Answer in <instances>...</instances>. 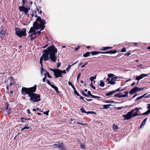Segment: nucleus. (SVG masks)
<instances>
[{
  "label": "nucleus",
  "mask_w": 150,
  "mask_h": 150,
  "mask_svg": "<svg viewBox=\"0 0 150 150\" xmlns=\"http://www.w3.org/2000/svg\"><path fill=\"white\" fill-rule=\"evenodd\" d=\"M85 99L86 100H87V101H91L92 100H93V99H87L86 98H85Z\"/></svg>",
  "instance_id": "60"
},
{
  "label": "nucleus",
  "mask_w": 150,
  "mask_h": 150,
  "mask_svg": "<svg viewBox=\"0 0 150 150\" xmlns=\"http://www.w3.org/2000/svg\"><path fill=\"white\" fill-rule=\"evenodd\" d=\"M19 9L21 11H24L25 13H28V9L24 6H20L19 7Z\"/></svg>",
  "instance_id": "10"
},
{
  "label": "nucleus",
  "mask_w": 150,
  "mask_h": 150,
  "mask_svg": "<svg viewBox=\"0 0 150 150\" xmlns=\"http://www.w3.org/2000/svg\"><path fill=\"white\" fill-rule=\"evenodd\" d=\"M147 74H141L139 76H137L136 78V80H138V82H139V81L141 79H143L144 77H146L147 76Z\"/></svg>",
  "instance_id": "12"
},
{
  "label": "nucleus",
  "mask_w": 150,
  "mask_h": 150,
  "mask_svg": "<svg viewBox=\"0 0 150 150\" xmlns=\"http://www.w3.org/2000/svg\"><path fill=\"white\" fill-rule=\"evenodd\" d=\"M90 54V53L89 52H87L85 54H83V56L84 57H86L88 56Z\"/></svg>",
  "instance_id": "23"
},
{
  "label": "nucleus",
  "mask_w": 150,
  "mask_h": 150,
  "mask_svg": "<svg viewBox=\"0 0 150 150\" xmlns=\"http://www.w3.org/2000/svg\"><path fill=\"white\" fill-rule=\"evenodd\" d=\"M100 53V52L94 51L91 52L90 53L92 55H95L98 54L99 53Z\"/></svg>",
  "instance_id": "21"
},
{
  "label": "nucleus",
  "mask_w": 150,
  "mask_h": 150,
  "mask_svg": "<svg viewBox=\"0 0 150 150\" xmlns=\"http://www.w3.org/2000/svg\"><path fill=\"white\" fill-rule=\"evenodd\" d=\"M138 108H136L134 110H132V117H134L138 115H139L137 113V112L138 111Z\"/></svg>",
  "instance_id": "15"
},
{
  "label": "nucleus",
  "mask_w": 150,
  "mask_h": 150,
  "mask_svg": "<svg viewBox=\"0 0 150 150\" xmlns=\"http://www.w3.org/2000/svg\"><path fill=\"white\" fill-rule=\"evenodd\" d=\"M87 64H88L87 62L85 63L83 65L81 66V67L82 68L84 67Z\"/></svg>",
  "instance_id": "45"
},
{
  "label": "nucleus",
  "mask_w": 150,
  "mask_h": 150,
  "mask_svg": "<svg viewBox=\"0 0 150 150\" xmlns=\"http://www.w3.org/2000/svg\"><path fill=\"white\" fill-rule=\"evenodd\" d=\"M35 16L36 17V18H38V17H40V16H38L37 15V14H36V11H35Z\"/></svg>",
  "instance_id": "57"
},
{
  "label": "nucleus",
  "mask_w": 150,
  "mask_h": 150,
  "mask_svg": "<svg viewBox=\"0 0 150 150\" xmlns=\"http://www.w3.org/2000/svg\"><path fill=\"white\" fill-rule=\"evenodd\" d=\"M90 86L93 89L95 90L96 89V87L95 86H93L92 85V82H91V83L90 84Z\"/></svg>",
  "instance_id": "36"
},
{
  "label": "nucleus",
  "mask_w": 150,
  "mask_h": 150,
  "mask_svg": "<svg viewBox=\"0 0 150 150\" xmlns=\"http://www.w3.org/2000/svg\"><path fill=\"white\" fill-rule=\"evenodd\" d=\"M35 30H36L35 29V28L33 26V27H31L30 28V29L29 31V33H33V32L35 31Z\"/></svg>",
  "instance_id": "22"
},
{
  "label": "nucleus",
  "mask_w": 150,
  "mask_h": 150,
  "mask_svg": "<svg viewBox=\"0 0 150 150\" xmlns=\"http://www.w3.org/2000/svg\"><path fill=\"white\" fill-rule=\"evenodd\" d=\"M51 87L52 88L54 89V90L56 91V92H57V93H59V91L58 90V88L57 86L53 85H52Z\"/></svg>",
  "instance_id": "20"
},
{
  "label": "nucleus",
  "mask_w": 150,
  "mask_h": 150,
  "mask_svg": "<svg viewBox=\"0 0 150 150\" xmlns=\"http://www.w3.org/2000/svg\"><path fill=\"white\" fill-rule=\"evenodd\" d=\"M117 52V50H111L109 51H107L105 52H100V53L101 54H115Z\"/></svg>",
  "instance_id": "14"
},
{
  "label": "nucleus",
  "mask_w": 150,
  "mask_h": 150,
  "mask_svg": "<svg viewBox=\"0 0 150 150\" xmlns=\"http://www.w3.org/2000/svg\"><path fill=\"white\" fill-rule=\"evenodd\" d=\"M105 102L106 103H110V101H108L107 100H105Z\"/></svg>",
  "instance_id": "58"
},
{
  "label": "nucleus",
  "mask_w": 150,
  "mask_h": 150,
  "mask_svg": "<svg viewBox=\"0 0 150 150\" xmlns=\"http://www.w3.org/2000/svg\"><path fill=\"white\" fill-rule=\"evenodd\" d=\"M92 97L93 98H99L100 97L99 96H96L94 95H93V96H92Z\"/></svg>",
  "instance_id": "43"
},
{
  "label": "nucleus",
  "mask_w": 150,
  "mask_h": 150,
  "mask_svg": "<svg viewBox=\"0 0 150 150\" xmlns=\"http://www.w3.org/2000/svg\"><path fill=\"white\" fill-rule=\"evenodd\" d=\"M45 76L46 77V76H48V77L50 78H52V76L50 75L49 72L46 71V73L45 74Z\"/></svg>",
  "instance_id": "27"
},
{
  "label": "nucleus",
  "mask_w": 150,
  "mask_h": 150,
  "mask_svg": "<svg viewBox=\"0 0 150 150\" xmlns=\"http://www.w3.org/2000/svg\"><path fill=\"white\" fill-rule=\"evenodd\" d=\"M99 85L101 87H103L105 86V83H104L103 81H100V84H99Z\"/></svg>",
  "instance_id": "28"
},
{
  "label": "nucleus",
  "mask_w": 150,
  "mask_h": 150,
  "mask_svg": "<svg viewBox=\"0 0 150 150\" xmlns=\"http://www.w3.org/2000/svg\"><path fill=\"white\" fill-rule=\"evenodd\" d=\"M45 27V25L39 26H38V29L39 28H41V29L40 30H41V31L44 29Z\"/></svg>",
  "instance_id": "26"
},
{
  "label": "nucleus",
  "mask_w": 150,
  "mask_h": 150,
  "mask_svg": "<svg viewBox=\"0 0 150 150\" xmlns=\"http://www.w3.org/2000/svg\"><path fill=\"white\" fill-rule=\"evenodd\" d=\"M43 59H42V58H40V63L42 64V62Z\"/></svg>",
  "instance_id": "51"
},
{
  "label": "nucleus",
  "mask_w": 150,
  "mask_h": 150,
  "mask_svg": "<svg viewBox=\"0 0 150 150\" xmlns=\"http://www.w3.org/2000/svg\"><path fill=\"white\" fill-rule=\"evenodd\" d=\"M114 93H115L113 91H110V92L106 93L105 94V95L107 96H109L112 95Z\"/></svg>",
  "instance_id": "24"
},
{
  "label": "nucleus",
  "mask_w": 150,
  "mask_h": 150,
  "mask_svg": "<svg viewBox=\"0 0 150 150\" xmlns=\"http://www.w3.org/2000/svg\"><path fill=\"white\" fill-rule=\"evenodd\" d=\"M27 113L28 114H30L31 113V112L29 109H27Z\"/></svg>",
  "instance_id": "61"
},
{
  "label": "nucleus",
  "mask_w": 150,
  "mask_h": 150,
  "mask_svg": "<svg viewBox=\"0 0 150 150\" xmlns=\"http://www.w3.org/2000/svg\"><path fill=\"white\" fill-rule=\"evenodd\" d=\"M45 23L46 22L45 20L42 19L41 17H38V18H36V21L34 22L33 26L36 30H38V26L45 25Z\"/></svg>",
  "instance_id": "3"
},
{
  "label": "nucleus",
  "mask_w": 150,
  "mask_h": 150,
  "mask_svg": "<svg viewBox=\"0 0 150 150\" xmlns=\"http://www.w3.org/2000/svg\"><path fill=\"white\" fill-rule=\"evenodd\" d=\"M80 110L83 113H86V111L83 108H82L80 109Z\"/></svg>",
  "instance_id": "32"
},
{
  "label": "nucleus",
  "mask_w": 150,
  "mask_h": 150,
  "mask_svg": "<svg viewBox=\"0 0 150 150\" xmlns=\"http://www.w3.org/2000/svg\"><path fill=\"white\" fill-rule=\"evenodd\" d=\"M57 52V49L52 45L48 47L47 50H45L43 51L44 53L42 54L41 57L45 61L49 60V58L51 61L56 63L57 57L55 53Z\"/></svg>",
  "instance_id": "2"
},
{
  "label": "nucleus",
  "mask_w": 150,
  "mask_h": 150,
  "mask_svg": "<svg viewBox=\"0 0 150 150\" xmlns=\"http://www.w3.org/2000/svg\"><path fill=\"white\" fill-rule=\"evenodd\" d=\"M80 146H81V148H83L85 147L84 145H82V144H81L80 145Z\"/></svg>",
  "instance_id": "63"
},
{
  "label": "nucleus",
  "mask_w": 150,
  "mask_h": 150,
  "mask_svg": "<svg viewBox=\"0 0 150 150\" xmlns=\"http://www.w3.org/2000/svg\"><path fill=\"white\" fill-rule=\"evenodd\" d=\"M120 88H118L116 90H114V93H115L117 91H120Z\"/></svg>",
  "instance_id": "50"
},
{
  "label": "nucleus",
  "mask_w": 150,
  "mask_h": 150,
  "mask_svg": "<svg viewBox=\"0 0 150 150\" xmlns=\"http://www.w3.org/2000/svg\"><path fill=\"white\" fill-rule=\"evenodd\" d=\"M37 88L36 85L29 88L23 87L21 88V93L24 96L28 95L30 97V100L33 103L39 101L41 100L40 95L35 93L36 91Z\"/></svg>",
  "instance_id": "1"
},
{
  "label": "nucleus",
  "mask_w": 150,
  "mask_h": 150,
  "mask_svg": "<svg viewBox=\"0 0 150 150\" xmlns=\"http://www.w3.org/2000/svg\"><path fill=\"white\" fill-rule=\"evenodd\" d=\"M128 96V93L125 92V94H122L121 93L116 94L114 95V97H117L118 98H122L124 97L127 96Z\"/></svg>",
  "instance_id": "11"
},
{
  "label": "nucleus",
  "mask_w": 150,
  "mask_h": 150,
  "mask_svg": "<svg viewBox=\"0 0 150 150\" xmlns=\"http://www.w3.org/2000/svg\"><path fill=\"white\" fill-rule=\"evenodd\" d=\"M71 66H72L71 65H68L66 69V70L67 71H69V69H70V68Z\"/></svg>",
  "instance_id": "39"
},
{
  "label": "nucleus",
  "mask_w": 150,
  "mask_h": 150,
  "mask_svg": "<svg viewBox=\"0 0 150 150\" xmlns=\"http://www.w3.org/2000/svg\"><path fill=\"white\" fill-rule=\"evenodd\" d=\"M87 95H88V96H91V97H92V96H93V95H92L91 93V91H88V92L87 94Z\"/></svg>",
  "instance_id": "41"
},
{
  "label": "nucleus",
  "mask_w": 150,
  "mask_h": 150,
  "mask_svg": "<svg viewBox=\"0 0 150 150\" xmlns=\"http://www.w3.org/2000/svg\"><path fill=\"white\" fill-rule=\"evenodd\" d=\"M126 49L125 47L123 48L121 51V52H124L126 51Z\"/></svg>",
  "instance_id": "42"
},
{
  "label": "nucleus",
  "mask_w": 150,
  "mask_h": 150,
  "mask_svg": "<svg viewBox=\"0 0 150 150\" xmlns=\"http://www.w3.org/2000/svg\"><path fill=\"white\" fill-rule=\"evenodd\" d=\"M74 94L75 95H76L78 96H80V95L78 93L77 91H75L74 92Z\"/></svg>",
  "instance_id": "44"
},
{
  "label": "nucleus",
  "mask_w": 150,
  "mask_h": 150,
  "mask_svg": "<svg viewBox=\"0 0 150 150\" xmlns=\"http://www.w3.org/2000/svg\"><path fill=\"white\" fill-rule=\"evenodd\" d=\"M81 75V73H79L77 75V81H79V79L80 76Z\"/></svg>",
  "instance_id": "35"
},
{
  "label": "nucleus",
  "mask_w": 150,
  "mask_h": 150,
  "mask_svg": "<svg viewBox=\"0 0 150 150\" xmlns=\"http://www.w3.org/2000/svg\"><path fill=\"white\" fill-rule=\"evenodd\" d=\"M81 92L83 96L86 97H88V95L86 94L83 91H81Z\"/></svg>",
  "instance_id": "31"
},
{
  "label": "nucleus",
  "mask_w": 150,
  "mask_h": 150,
  "mask_svg": "<svg viewBox=\"0 0 150 150\" xmlns=\"http://www.w3.org/2000/svg\"><path fill=\"white\" fill-rule=\"evenodd\" d=\"M46 81H47V83H48V84L51 87L52 86V85H53L51 84V83L50 82V81L48 80L47 79Z\"/></svg>",
  "instance_id": "40"
},
{
  "label": "nucleus",
  "mask_w": 150,
  "mask_h": 150,
  "mask_svg": "<svg viewBox=\"0 0 150 150\" xmlns=\"http://www.w3.org/2000/svg\"><path fill=\"white\" fill-rule=\"evenodd\" d=\"M52 146H54V148L58 150H67L66 147H65L63 143L58 142L57 144H54Z\"/></svg>",
  "instance_id": "5"
},
{
  "label": "nucleus",
  "mask_w": 150,
  "mask_h": 150,
  "mask_svg": "<svg viewBox=\"0 0 150 150\" xmlns=\"http://www.w3.org/2000/svg\"><path fill=\"white\" fill-rule=\"evenodd\" d=\"M9 105L7 103H6L4 107V110H5L7 111L8 112V115H9L11 114L10 110L11 109L8 108Z\"/></svg>",
  "instance_id": "8"
},
{
  "label": "nucleus",
  "mask_w": 150,
  "mask_h": 150,
  "mask_svg": "<svg viewBox=\"0 0 150 150\" xmlns=\"http://www.w3.org/2000/svg\"><path fill=\"white\" fill-rule=\"evenodd\" d=\"M49 69L51 71H53V72H54V74L55 71V70H56V69H53L50 68Z\"/></svg>",
  "instance_id": "48"
},
{
  "label": "nucleus",
  "mask_w": 150,
  "mask_h": 150,
  "mask_svg": "<svg viewBox=\"0 0 150 150\" xmlns=\"http://www.w3.org/2000/svg\"><path fill=\"white\" fill-rule=\"evenodd\" d=\"M15 31V34L20 38H21L23 36H25L26 35L25 28H23L22 30L19 28H16Z\"/></svg>",
  "instance_id": "4"
},
{
  "label": "nucleus",
  "mask_w": 150,
  "mask_h": 150,
  "mask_svg": "<svg viewBox=\"0 0 150 150\" xmlns=\"http://www.w3.org/2000/svg\"><path fill=\"white\" fill-rule=\"evenodd\" d=\"M25 0H22L23 5L22 6H25Z\"/></svg>",
  "instance_id": "49"
},
{
  "label": "nucleus",
  "mask_w": 150,
  "mask_h": 150,
  "mask_svg": "<svg viewBox=\"0 0 150 150\" xmlns=\"http://www.w3.org/2000/svg\"><path fill=\"white\" fill-rule=\"evenodd\" d=\"M145 89V87L142 88H139L137 86L134 87L132 89V94L137 92L141 90H143Z\"/></svg>",
  "instance_id": "7"
},
{
  "label": "nucleus",
  "mask_w": 150,
  "mask_h": 150,
  "mask_svg": "<svg viewBox=\"0 0 150 150\" xmlns=\"http://www.w3.org/2000/svg\"><path fill=\"white\" fill-rule=\"evenodd\" d=\"M123 117L125 120H129L131 118V111L128 112L126 115H123Z\"/></svg>",
  "instance_id": "9"
},
{
  "label": "nucleus",
  "mask_w": 150,
  "mask_h": 150,
  "mask_svg": "<svg viewBox=\"0 0 150 150\" xmlns=\"http://www.w3.org/2000/svg\"><path fill=\"white\" fill-rule=\"evenodd\" d=\"M116 79L117 78L116 77H112L111 79V80L108 82V84H110L112 85L115 84L116 83L114 81L115 80V79Z\"/></svg>",
  "instance_id": "16"
},
{
  "label": "nucleus",
  "mask_w": 150,
  "mask_h": 150,
  "mask_svg": "<svg viewBox=\"0 0 150 150\" xmlns=\"http://www.w3.org/2000/svg\"><path fill=\"white\" fill-rule=\"evenodd\" d=\"M112 106V105L111 104H107L105 105H104L103 106L104 107L103 109H108L110 108L109 106Z\"/></svg>",
  "instance_id": "19"
},
{
  "label": "nucleus",
  "mask_w": 150,
  "mask_h": 150,
  "mask_svg": "<svg viewBox=\"0 0 150 150\" xmlns=\"http://www.w3.org/2000/svg\"><path fill=\"white\" fill-rule=\"evenodd\" d=\"M147 120V118H146L143 120L140 126V128H141L145 124Z\"/></svg>",
  "instance_id": "18"
},
{
  "label": "nucleus",
  "mask_w": 150,
  "mask_h": 150,
  "mask_svg": "<svg viewBox=\"0 0 150 150\" xmlns=\"http://www.w3.org/2000/svg\"><path fill=\"white\" fill-rule=\"evenodd\" d=\"M61 64L60 62H59L57 64V68L59 67L60 66Z\"/></svg>",
  "instance_id": "52"
},
{
  "label": "nucleus",
  "mask_w": 150,
  "mask_h": 150,
  "mask_svg": "<svg viewBox=\"0 0 150 150\" xmlns=\"http://www.w3.org/2000/svg\"><path fill=\"white\" fill-rule=\"evenodd\" d=\"M5 32L3 30H0V37L3 38L4 36H5Z\"/></svg>",
  "instance_id": "17"
},
{
  "label": "nucleus",
  "mask_w": 150,
  "mask_h": 150,
  "mask_svg": "<svg viewBox=\"0 0 150 150\" xmlns=\"http://www.w3.org/2000/svg\"><path fill=\"white\" fill-rule=\"evenodd\" d=\"M113 129L115 130H116L118 129V127L117 126L115 125L114 124L113 125Z\"/></svg>",
  "instance_id": "29"
},
{
  "label": "nucleus",
  "mask_w": 150,
  "mask_h": 150,
  "mask_svg": "<svg viewBox=\"0 0 150 150\" xmlns=\"http://www.w3.org/2000/svg\"><path fill=\"white\" fill-rule=\"evenodd\" d=\"M49 112V111H45V112H43V113H44V114H45V115H48Z\"/></svg>",
  "instance_id": "47"
},
{
  "label": "nucleus",
  "mask_w": 150,
  "mask_h": 150,
  "mask_svg": "<svg viewBox=\"0 0 150 150\" xmlns=\"http://www.w3.org/2000/svg\"><path fill=\"white\" fill-rule=\"evenodd\" d=\"M112 48V47H104L103 51H105L107 50Z\"/></svg>",
  "instance_id": "30"
},
{
  "label": "nucleus",
  "mask_w": 150,
  "mask_h": 150,
  "mask_svg": "<svg viewBox=\"0 0 150 150\" xmlns=\"http://www.w3.org/2000/svg\"><path fill=\"white\" fill-rule=\"evenodd\" d=\"M146 94H147V93H145V94L142 95V96H143V98L145 97L146 98H149V97H148V96H149V95H146Z\"/></svg>",
  "instance_id": "33"
},
{
  "label": "nucleus",
  "mask_w": 150,
  "mask_h": 150,
  "mask_svg": "<svg viewBox=\"0 0 150 150\" xmlns=\"http://www.w3.org/2000/svg\"><path fill=\"white\" fill-rule=\"evenodd\" d=\"M79 96L80 98L81 99H82V100H83L84 101H85V100H84V99H83V97L82 96H80H80Z\"/></svg>",
  "instance_id": "62"
},
{
  "label": "nucleus",
  "mask_w": 150,
  "mask_h": 150,
  "mask_svg": "<svg viewBox=\"0 0 150 150\" xmlns=\"http://www.w3.org/2000/svg\"><path fill=\"white\" fill-rule=\"evenodd\" d=\"M54 74L56 78H58L59 77H62V74H61L60 70L58 69H56L55 71Z\"/></svg>",
  "instance_id": "6"
},
{
  "label": "nucleus",
  "mask_w": 150,
  "mask_h": 150,
  "mask_svg": "<svg viewBox=\"0 0 150 150\" xmlns=\"http://www.w3.org/2000/svg\"><path fill=\"white\" fill-rule=\"evenodd\" d=\"M30 128L29 127L25 126L23 127V129H28Z\"/></svg>",
  "instance_id": "54"
},
{
  "label": "nucleus",
  "mask_w": 150,
  "mask_h": 150,
  "mask_svg": "<svg viewBox=\"0 0 150 150\" xmlns=\"http://www.w3.org/2000/svg\"><path fill=\"white\" fill-rule=\"evenodd\" d=\"M48 44H47L45 46H44L43 47H42V48H45L46 47H47L48 46Z\"/></svg>",
  "instance_id": "64"
},
{
  "label": "nucleus",
  "mask_w": 150,
  "mask_h": 150,
  "mask_svg": "<svg viewBox=\"0 0 150 150\" xmlns=\"http://www.w3.org/2000/svg\"><path fill=\"white\" fill-rule=\"evenodd\" d=\"M96 75L95 76H91L90 78V80L91 81V82H92V81L94 79H95L96 78Z\"/></svg>",
  "instance_id": "25"
},
{
  "label": "nucleus",
  "mask_w": 150,
  "mask_h": 150,
  "mask_svg": "<svg viewBox=\"0 0 150 150\" xmlns=\"http://www.w3.org/2000/svg\"><path fill=\"white\" fill-rule=\"evenodd\" d=\"M60 71L61 72V74H62L64 73L65 74L66 73V71L65 70H64L63 71L60 70Z\"/></svg>",
  "instance_id": "46"
},
{
  "label": "nucleus",
  "mask_w": 150,
  "mask_h": 150,
  "mask_svg": "<svg viewBox=\"0 0 150 150\" xmlns=\"http://www.w3.org/2000/svg\"><path fill=\"white\" fill-rule=\"evenodd\" d=\"M93 112H93V111H88L87 112H86V113L87 114H89L92 113Z\"/></svg>",
  "instance_id": "53"
},
{
  "label": "nucleus",
  "mask_w": 150,
  "mask_h": 150,
  "mask_svg": "<svg viewBox=\"0 0 150 150\" xmlns=\"http://www.w3.org/2000/svg\"><path fill=\"white\" fill-rule=\"evenodd\" d=\"M123 108V107H117V108L118 110H121V109H122Z\"/></svg>",
  "instance_id": "55"
},
{
  "label": "nucleus",
  "mask_w": 150,
  "mask_h": 150,
  "mask_svg": "<svg viewBox=\"0 0 150 150\" xmlns=\"http://www.w3.org/2000/svg\"><path fill=\"white\" fill-rule=\"evenodd\" d=\"M44 71V69L43 68V67H42V69H41V73L42 74V72Z\"/></svg>",
  "instance_id": "56"
},
{
  "label": "nucleus",
  "mask_w": 150,
  "mask_h": 150,
  "mask_svg": "<svg viewBox=\"0 0 150 150\" xmlns=\"http://www.w3.org/2000/svg\"><path fill=\"white\" fill-rule=\"evenodd\" d=\"M148 106L147 107V109L148 110L146 112L140 114L139 115H147L150 113V104H148Z\"/></svg>",
  "instance_id": "13"
},
{
  "label": "nucleus",
  "mask_w": 150,
  "mask_h": 150,
  "mask_svg": "<svg viewBox=\"0 0 150 150\" xmlns=\"http://www.w3.org/2000/svg\"><path fill=\"white\" fill-rule=\"evenodd\" d=\"M20 119L21 120V122L22 123H24L25 122V121H24V120H25V118L21 117L20 118Z\"/></svg>",
  "instance_id": "37"
},
{
  "label": "nucleus",
  "mask_w": 150,
  "mask_h": 150,
  "mask_svg": "<svg viewBox=\"0 0 150 150\" xmlns=\"http://www.w3.org/2000/svg\"><path fill=\"white\" fill-rule=\"evenodd\" d=\"M143 96H139V97H138L135 100V101H137L140 99H142V98H143Z\"/></svg>",
  "instance_id": "34"
},
{
  "label": "nucleus",
  "mask_w": 150,
  "mask_h": 150,
  "mask_svg": "<svg viewBox=\"0 0 150 150\" xmlns=\"http://www.w3.org/2000/svg\"><path fill=\"white\" fill-rule=\"evenodd\" d=\"M114 76V75L112 74H108V76L110 78H111L113 76Z\"/></svg>",
  "instance_id": "38"
},
{
  "label": "nucleus",
  "mask_w": 150,
  "mask_h": 150,
  "mask_svg": "<svg viewBox=\"0 0 150 150\" xmlns=\"http://www.w3.org/2000/svg\"><path fill=\"white\" fill-rule=\"evenodd\" d=\"M46 79V77L45 76V77L43 79L42 81L44 82H45V79Z\"/></svg>",
  "instance_id": "59"
}]
</instances>
